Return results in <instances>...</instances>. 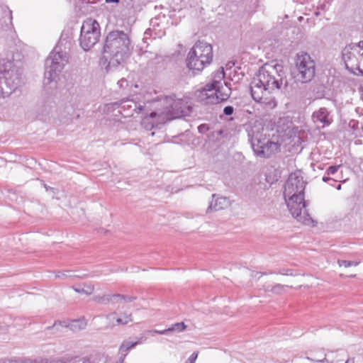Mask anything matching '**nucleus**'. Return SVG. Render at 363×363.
<instances>
[{"instance_id":"obj_13","label":"nucleus","mask_w":363,"mask_h":363,"mask_svg":"<svg viewBox=\"0 0 363 363\" xmlns=\"http://www.w3.org/2000/svg\"><path fill=\"white\" fill-rule=\"evenodd\" d=\"M4 78V83L9 88L11 91L16 90L21 83V79L18 74L14 69L5 70L2 73Z\"/></svg>"},{"instance_id":"obj_11","label":"nucleus","mask_w":363,"mask_h":363,"mask_svg":"<svg viewBox=\"0 0 363 363\" xmlns=\"http://www.w3.org/2000/svg\"><path fill=\"white\" fill-rule=\"evenodd\" d=\"M342 55L347 68L350 67L361 72L360 64L363 62V40L347 45L342 50Z\"/></svg>"},{"instance_id":"obj_37","label":"nucleus","mask_w":363,"mask_h":363,"mask_svg":"<svg viewBox=\"0 0 363 363\" xmlns=\"http://www.w3.org/2000/svg\"><path fill=\"white\" fill-rule=\"evenodd\" d=\"M345 363H354V358H349L346 360Z\"/></svg>"},{"instance_id":"obj_20","label":"nucleus","mask_w":363,"mask_h":363,"mask_svg":"<svg viewBox=\"0 0 363 363\" xmlns=\"http://www.w3.org/2000/svg\"><path fill=\"white\" fill-rule=\"evenodd\" d=\"M72 289L77 293L84 294H86L87 296H89V295L92 294L93 292L94 291V286L93 284H91V283H89V284H83V287H80V286L75 287V286H73Z\"/></svg>"},{"instance_id":"obj_36","label":"nucleus","mask_w":363,"mask_h":363,"mask_svg":"<svg viewBox=\"0 0 363 363\" xmlns=\"http://www.w3.org/2000/svg\"><path fill=\"white\" fill-rule=\"evenodd\" d=\"M288 272L289 270L281 269L279 272V273L283 275H292V273L289 274Z\"/></svg>"},{"instance_id":"obj_4","label":"nucleus","mask_w":363,"mask_h":363,"mask_svg":"<svg viewBox=\"0 0 363 363\" xmlns=\"http://www.w3.org/2000/svg\"><path fill=\"white\" fill-rule=\"evenodd\" d=\"M225 74L223 67H220L215 72L212 76V82L196 92L197 101L203 105H208L228 100L231 94V88L230 83L223 82Z\"/></svg>"},{"instance_id":"obj_33","label":"nucleus","mask_w":363,"mask_h":363,"mask_svg":"<svg viewBox=\"0 0 363 363\" xmlns=\"http://www.w3.org/2000/svg\"><path fill=\"white\" fill-rule=\"evenodd\" d=\"M308 359L312 361L317 362H323L325 360H326V357H325V354H323V357L322 359L310 358V357H308Z\"/></svg>"},{"instance_id":"obj_17","label":"nucleus","mask_w":363,"mask_h":363,"mask_svg":"<svg viewBox=\"0 0 363 363\" xmlns=\"http://www.w3.org/2000/svg\"><path fill=\"white\" fill-rule=\"evenodd\" d=\"M312 117L314 122H319L322 124L323 128L329 125L333 121L332 118L330 116V112L325 107H322L315 111Z\"/></svg>"},{"instance_id":"obj_10","label":"nucleus","mask_w":363,"mask_h":363,"mask_svg":"<svg viewBox=\"0 0 363 363\" xmlns=\"http://www.w3.org/2000/svg\"><path fill=\"white\" fill-rule=\"evenodd\" d=\"M248 135L252 147L257 156L269 157L278 148L277 143L267 140L259 131L252 130Z\"/></svg>"},{"instance_id":"obj_26","label":"nucleus","mask_w":363,"mask_h":363,"mask_svg":"<svg viewBox=\"0 0 363 363\" xmlns=\"http://www.w3.org/2000/svg\"><path fill=\"white\" fill-rule=\"evenodd\" d=\"M340 167V165L330 166L328 168L326 172L328 175L334 174L337 172Z\"/></svg>"},{"instance_id":"obj_23","label":"nucleus","mask_w":363,"mask_h":363,"mask_svg":"<svg viewBox=\"0 0 363 363\" xmlns=\"http://www.w3.org/2000/svg\"><path fill=\"white\" fill-rule=\"evenodd\" d=\"M186 325L183 323H177L172 325V327L167 328L168 332H177L180 333L184 331L186 328Z\"/></svg>"},{"instance_id":"obj_22","label":"nucleus","mask_w":363,"mask_h":363,"mask_svg":"<svg viewBox=\"0 0 363 363\" xmlns=\"http://www.w3.org/2000/svg\"><path fill=\"white\" fill-rule=\"evenodd\" d=\"M93 301L99 303L108 304L111 303V294L96 295L93 297Z\"/></svg>"},{"instance_id":"obj_2","label":"nucleus","mask_w":363,"mask_h":363,"mask_svg":"<svg viewBox=\"0 0 363 363\" xmlns=\"http://www.w3.org/2000/svg\"><path fill=\"white\" fill-rule=\"evenodd\" d=\"M305 187L306 183L300 173H292L284 185V197L292 216L298 222L309 225L313 220L306 210Z\"/></svg>"},{"instance_id":"obj_6","label":"nucleus","mask_w":363,"mask_h":363,"mask_svg":"<svg viewBox=\"0 0 363 363\" xmlns=\"http://www.w3.org/2000/svg\"><path fill=\"white\" fill-rule=\"evenodd\" d=\"M164 101L166 108L164 111H155L150 113V118H152V127L157 126L159 123H164L174 118H180L188 113L189 106L182 99H174L172 97H166Z\"/></svg>"},{"instance_id":"obj_19","label":"nucleus","mask_w":363,"mask_h":363,"mask_svg":"<svg viewBox=\"0 0 363 363\" xmlns=\"http://www.w3.org/2000/svg\"><path fill=\"white\" fill-rule=\"evenodd\" d=\"M87 276L85 274H76V271L66 270V271H58L55 274L56 278L67 279V278H86Z\"/></svg>"},{"instance_id":"obj_9","label":"nucleus","mask_w":363,"mask_h":363,"mask_svg":"<svg viewBox=\"0 0 363 363\" xmlns=\"http://www.w3.org/2000/svg\"><path fill=\"white\" fill-rule=\"evenodd\" d=\"M101 33L99 23L93 18L85 20L81 28L79 43L85 51L90 50L99 40Z\"/></svg>"},{"instance_id":"obj_32","label":"nucleus","mask_w":363,"mask_h":363,"mask_svg":"<svg viewBox=\"0 0 363 363\" xmlns=\"http://www.w3.org/2000/svg\"><path fill=\"white\" fill-rule=\"evenodd\" d=\"M150 333H155V334H160V335H165L168 333V330L167 329H165V330H152V331H149Z\"/></svg>"},{"instance_id":"obj_24","label":"nucleus","mask_w":363,"mask_h":363,"mask_svg":"<svg viewBox=\"0 0 363 363\" xmlns=\"http://www.w3.org/2000/svg\"><path fill=\"white\" fill-rule=\"evenodd\" d=\"M338 264L340 267L344 266L345 267H350L351 266L358 265L359 262L347 261V260H339Z\"/></svg>"},{"instance_id":"obj_27","label":"nucleus","mask_w":363,"mask_h":363,"mask_svg":"<svg viewBox=\"0 0 363 363\" xmlns=\"http://www.w3.org/2000/svg\"><path fill=\"white\" fill-rule=\"evenodd\" d=\"M121 296L119 294H111V303L112 304H115L117 303H119L120 301H122V299L121 298H116V296Z\"/></svg>"},{"instance_id":"obj_12","label":"nucleus","mask_w":363,"mask_h":363,"mask_svg":"<svg viewBox=\"0 0 363 363\" xmlns=\"http://www.w3.org/2000/svg\"><path fill=\"white\" fill-rule=\"evenodd\" d=\"M125 116H132L134 113H143L145 115V121L152 119L147 112L145 111V106L137 103L133 99H123L119 102L118 106Z\"/></svg>"},{"instance_id":"obj_15","label":"nucleus","mask_w":363,"mask_h":363,"mask_svg":"<svg viewBox=\"0 0 363 363\" xmlns=\"http://www.w3.org/2000/svg\"><path fill=\"white\" fill-rule=\"evenodd\" d=\"M106 318L108 320L109 327L111 328L116 325H125L133 321L132 314L126 312H124V320L122 318L118 317L116 311L108 314Z\"/></svg>"},{"instance_id":"obj_41","label":"nucleus","mask_w":363,"mask_h":363,"mask_svg":"<svg viewBox=\"0 0 363 363\" xmlns=\"http://www.w3.org/2000/svg\"><path fill=\"white\" fill-rule=\"evenodd\" d=\"M119 318H122V319H123V320H124V313H121V315H120Z\"/></svg>"},{"instance_id":"obj_1","label":"nucleus","mask_w":363,"mask_h":363,"mask_svg":"<svg viewBox=\"0 0 363 363\" xmlns=\"http://www.w3.org/2000/svg\"><path fill=\"white\" fill-rule=\"evenodd\" d=\"M284 83L286 87V73L281 65H264L250 83L251 96L257 102L274 107L277 103L271 94L275 89H280Z\"/></svg>"},{"instance_id":"obj_16","label":"nucleus","mask_w":363,"mask_h":363,"mask_svg":"<svg viewBox=\"0 0 363 363\" xmlns=\"http://www.w3.org/2000/svg\"><path fill=\"white\" fill-rule=\"evenodd\" d=\"M143 340H145L144 337L138 338V340L135 341H131L130 339L123 340L118 350V354H120V362L122 363L128 352L138 344L142 343Z\"/></svg>"},{"instance_id":"obj_38","label":"nucleus","mask_w":363,"mask_h":363,"mask_svg":"<svg viewBox=\"0 0 363 363\" xmlns=\"http://www.w3.org/2000/svg\"><path fill=\"white\" fill-rule=\"evenodd\" d=\"M107 3H118L120 0H106Z\"/></svg>"},{"instance_id":"obj_40","label":"nucleus","mask_w":363,"mask_h":363,"mask_svg":"<svg viewBox=\"0 0 363 363\" xmlns=\"http://www.w3.org/2000/svg\"><path fill=\"white\" fill-rule=\"evenodd\" d=\"M4 87L2 86H0V98L2 96Z\"/></svg>"},{"instance_id":"obj_3","label":"nucleus","mask_w":363,"mask_h":363,"mask_svg":"<svg viewBox=\"0 0 363 363\" xmlns=\"http://www.w3.org/2000/svg\"><path fill=\"white\" fill-rule=\"evenodd\" d=\"M131 49L128 35L122 30L110 32L103 48L104 64L107 62L106 70L111 71L121 65L128 57Z\"/></svg>"},{"instance_id":"obj_8","label":"nucleus","mask_w":363,"mask_h":363,"mask_svg":"<svg viewBox=\"0 0 363 363\" xmlns=\"http://www.w3.org/2000/svg\"><path fill=\"white\" fill-rule=\"evenodd\" d=\"M315 73V64L311 57L306 52H301L297 54L296 59V69L293 72L296 81L306 83L314 77Z\"/></svg>"},{"instance_id":"obj_18","label":"nucleus","mask_w":363,"mask_h":363,"mask_svg":"<svg viewBox=\"0 0 363 363\" xmlns=\"http://www.w3.org/2000/svg\"><path fill=\"white\" fill-rule=\"evenodd\" d=\"M58 325L65 328H69L71 330L74 332H77L82 330H84L86 326V323L84 319L82 320H73L69 324H67L65 322H55L52 326L48 327L47 329L55 328Z\"/></svg>"},{"instance_id":"obj_29","label":"nucleus","mask_w":363,"mask_h":363,"mask_svg":"<svg viewBox=\"0 0 363 363\" xmlns=\"http://www.w3.org/2000/svg\"><path fill=\"white\" fill-rule=\"evenodd\" d=\"M208 125L207 124H202L198 127L199 132L201 133H205L208 130Z\"/></svg>"},{"instance_id":"obj_25","label":"nucleus","mask_w":363,"mask_h":363,"mask_svg":"<svg viewBox=\"0 0 363 363\" xmlns=\"http://www.w3.org/2000/svg\"><path fill=\"white\" fill-rule=\"evenodd\" d=\"M116 298H121V299H122L123 301L126 302V303L134 301L137 298L136 296H128V295H123V294H121V296H116Z\"/></svg>"},{"instance_id":"obj_30","label":"nucleus","mask_w":363,"mask_h":363,"mask_svg":"<svg viewBox=\"0 0 363 363\" xmlns=\"http://www.w3.org/2000/svg\"><path fill=\"white\" fill-rule=\"evenodd\" d=\"M198 357V354L194 352L191 354V356L188 358L186 363H195V361Z\"/></svg>"},{"instance_id":"obj_7","label":"nucleus","mask_w":363,"mask_h":363,"mask_svg":"<svg viewBox=\"0 0 363 363\" xmlns=\"http://www.w3.org/2000/svg\"><path fill=\"white\" fill-rule=\"evenodd\" d=\"M212 60V46L205 42L198 41L188 53L186 65L189 69L201 72Z\"/></svg>"},{"instance_id":"obj_31","label":"nucleus","mask_w":363,"mask_h":363,"mask_svg":"<svg viewBox=\"0 0 363 363\" xmlns=\"http://www.w3.org/2000/svg\"><path fill=\"white\" fill-rule=\"evenodd\" d=\"M118 84L120 88H124L128 86V81L125 79L122 78L118 82Z\"/></svg>"},{"instance_id":"obj_5","label":"nucleus","mask_w":363,"mask_h":363,"mask_svg":"<svg viewBox=\"0 0 363 363\" xmlns=\"http://www.w3.org/2000/svg\"><path fill=\"white\" fill-rule=\"evenodd\" d=\"M65 40V39L60 38L45 60L44 84H48L55 81L68 62L69 57L65 50V45L67 42L66 41L64 44Z\"/></svg>"},{"instance_id":"obj_21","label":"nucleus","mask_w":363,"mask_h":363,"mask_svg":"<svg viewBox=\"0 0 363 363\" xmlns=\"http://www.w3.org/2000/svg\"><path fill=\"white\" fill-rule=\"evenodd\" d=\"M289 287L288 285H282L280 284H275L274 286L268 285L265 288L266 291H271L275 294H282L286 288Z\"/></svg>"},{"instance_id":"obj_39","label":"nucleus","mask_w":363,"mask_h":363,"mask_svg":"<svg viewBox=\"0 0 363 363\" xmlns=\"http://www.w3.org/2000/svg\"><path fill=\"white\" fill-rule=\"evenodd\" d=\"M329 180H331L330 177H323V181L325 182H327Z\"/></svg>"},{"instance_id":"obj_34","label":"nucleus","mask_w":363,"mask_h":363,"mask_svg":"<svg viewBox=\"0 0 363 363\" xmlns=\"http://www.w3.org/2000/svg\"><path fill=\"white\" fill-rule=\"evenodd\" d=\"M30 363H55L54 362H48L47 359L42 360H35L31 362Z\"/></svg>"},{"instance_id":"obj_14","label":"nucleus","mask_w":363,"mask_h":363,"mask_svg":"<svg viewBox=\"0 0 363 363\" xmlns=\"http://www.w3.org/2000/svg\"><path fill=\"white\" fill-rule=\"evenodd\" d=\"M230 200L225 196H218L216 194L212 195V201L207 208L206 213L217 211L228 208L230 206Z\"/></svg>"},{"instance_id":"obj_28","label":"nucleus","mask_w":363,"mask_h":363,"mask_svg":"<svg viewBox=\"0 0 363 363\" xmlns=\"http://www.w3.org/2000/svg\"><path fill=\"white\" fill-rule=\"evenodd\" d=\"M234 108L231 106H227L223 109V113L226 116H230L233 113Z\"/></svg>"},{"instance_id":"obj_35","label":"nucleus","mask_w":363,"mask_h":363,"mask_svg":"<svg viewBox=\"0 0 363 363\" xmlns=\"http://www.w3.org/2000/svg\"><path fill=\"white\" fill-rule=\"evenodd\" d=\"M30 363H55L54 362H48L47 359L42 360H35L31 362Z\"/></svg>"}]
</instances>
